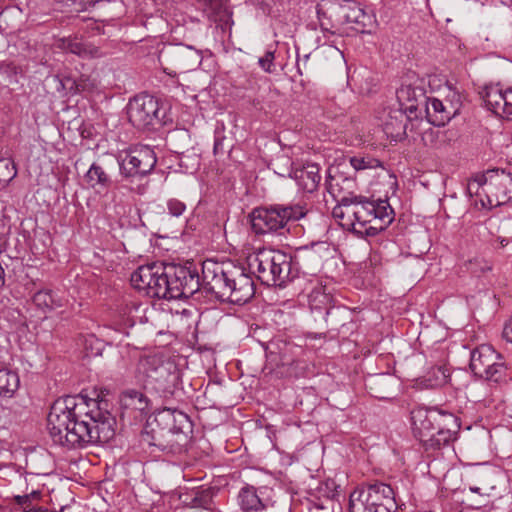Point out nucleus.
Segmentation results:
<instances>
[{"mask_svg": "<svg viewBox=\"0 0 512 512\" xmlns=\"http://www.w3.org/2000/svg\"><path fill=\"white\" fill-rule=\"evenodd\" d=\"M375 397L380 398V399L388 398V396H387V395H384V394L375 395Z\"/></svg>", "mask_w": 512, "mask_h": 512, "instance_id": "obj_54", "label": "nucleus"}, {"mask_svg": "<svg viewBox=\"0 0 512 512\" xmlns=\"http://www.w3.org/2000/svg\"><path fill=\"white\" fill-rule=\"evenodd\" d=\"M317 15L324 30L351 25L356 31L364 32L373 24V15L355 0H322L317 6Z\"/></svg>", "mask_w": 512, "mask_h": 512, "instance_id": "obj_5", "label": "nucleus"}, {"mask_svg": "<svg viewBox=\"0 0 512 512\" xmlns=\"http://www.w3.org/2000/svg\"><path fill=\"white\" fill-rule=\"evenodd\" d=\"M466 270L476 277H487L493 270L490 259L477 255L465 263Z\"/></svg>", "mask_w": 512, "mask_h": 512, "instance_id": "obj_32", "label": "nucleus"}, {"mask_svg": "<svg viewBox=\"0 0 512 512\" xmlns=\"http://www.w3.org/2000/svg\"><path fill=\"white\" fill-rule=\"evenodd\" d=\"M63 48L70 53L76 54L82 58H95L101 55L100 50L97 47L87 44L76 38L64 39Z\"/></svg>", "mask_w": 512, "mask_h": 512, "instance_id": "obj_30", "label": "nucleus"}, {"mask_svg": "<svg viewBox=\"0 0 512 512\" xmlns=\"http://www.w3.org/2000/svg\"><path fill=\"white\" fill-rule=\"evenodd\" d=\"M248 269L262 284L284 288L298 276L293 258L280 250L262 249L247 258Z\"/></svg>", "mask_w": 512, "mask_h": 512, "instance_id": "obj_4", "label": "nucleus"}, {"mask_svg": "<svg viewBox=\"0 0 512 512\" xmlns=\"http://www.w3.org/2000/svg\"><path fill=\"white\" fill-rule=\"evenodd\" d=\"M470 368L476 376L488 381L507 383L512 380V369L507 367L502 355L487 344L471 352Z\"/></svg>", "mask_w": 512, "mask_h": 512, "instance_id": "obj_10", "label": "nucleus"}, {"mask_svg": "<svg viewBox=\"0 0 512 512\" xmlns=\"http://www.w3.org/2000/svg\"><path fill=\"white\" fill-rule=\"evenodd\" d=\"M20 384L19 376L9 369H0V395L12 397L18 390Z\"/></svg>", "mask_w": 512, "mask_h": 512, "instance_id": "obj_31", "label": "nucleus"}, {"mask_svg": "<svg viewBox=\"0 0 512 512\" xmlns=\"http://www.w3.org/2000/svg\"><path fill=\"white\" fill-rule=\"evenodd\" d=\"M225 136L223 135L222 131H215L214 135V146H213V152L215 155L223 154L225 152L224 148V142Z\"/></svg>", "mask_w": 512, "mask_h": 512, "instance_id": "obj_41", "label": "nucleus"}, {"mask_svg": "<svg viewBox=\"0 0 512 512\" xmlns=\"http://www.w3.org/2000/svg\"><path fill=\"white\" fill-rule=\"evenodd\" d=\"M315 510H325L326 508L323 505H316L314 507Z\"/></svg>", "mask_w": 512, "mask_h": 512, "instance_id": "obj_52", "label": "nucleus"}, {"mask_svg": "<svg viewBox=\"0 0 512 512\" xmlns=\"http://www.w3.org/2000/svg\"><path fill=\"white\" fill-rule=\"evenodd\" d=\"M308 58H309V55H305V62L307 61Z\"/></svg>", "mask_w": 512, "mask_h": 512, "instance_id": "obj_56", "label": "nucleus"}, {"mask_svg": "<svg viewBox=\"0 0 512 512\" xmlns=\"http://www.w3.org/2000/svg\"><path fill=\"white\" fill-rule=\"evenodd\" d=\"M502 336L507 342L512 343V319L504 326Z\"/></svg>", "mask_w": 512, "mask_h": 512, "instance_id": "obj_43", "label": "nucleus"}, {"mask_svg": "<svg viewBox=\"0 0 512 512\" xmlns=\"http://www.w3.org/2000/svg\"><path fill=\"white\" fill-rule=\"evenodd\" d=\"M209 499H208V495L203 497H194L193 500H192V504L193 506L195 507H207V505L209 504Z\"/></svg>", "mask_w": 512, "mask_h": 512, "instance_id": "obj_44", "label": "nucleus"}, {"mask_svg": "<svg viewBox=\"0 0 512 512\" xmlns=\"http://www.w3.org/2000/svg\"><path fill=\"white\" fill-rule=\"evenodd\" d=\"M142 368L146 378V385L165 397L168 394H172V387L177 379V375L175 372H172V368L175 369V367L171 363L152 356L143 361Z\"/></svg>", "mask_w": 512, "mask_h": 512, "instance_id": "obj_13", "label": "nucleus"}, {"mask_svg": "<svg viewBox=\"0 0 512 512\" xmlns=\"http://www.w3.org/2000/svg\"><path fill=\"white\" fill-rule=\"evenodd\" d=\"M129 122L137 129L154 128L162 124L164 114H161L157 98L142 93L131 99L127 106Z\"/></svg>", "mask_w": 512, "mask_h": 512, "instance_id": "obj_12", "label": "nucleus"}, {"mask_svg": "<svg viewBox=\"0 0 512 512\" xmlns=\"http://www.w3.org/2000/svg\"><path fill=\"white\" fill-rule=\"evenodd\" d=\"M302 68H303V65H300L299 61H297V71L300 75H302Z\"/></svg>", "mask_w": 512, "mask_h": 512, "instance_id": "obj_50", "label": "nucleus"}, {"mask_svg": "<svg viewBox=\"0 0 512 512\" xmlns=\"http://www.w3.org/2000/svg\"><path fill=\"white\" fill-rule=\"evenodd\" d=\"M275 51L268 50L258 60L259 66L267 73H272L274 68Z\"/></svg>", "mask_w": 512, "mask_h": 512, "instance_id": "obj_40", "label": "nucleus"}, {"mask_svg": "<svg viewBox=\"0 0 512 512\" xmlns=\"http://www.w3.org/2000/svg\"><path fill=\"white\" fill-rule=\"evenodd\" d=\"M319 171L320 168L317 164H307L301 169H296L293 173V177L299 187L306 192L312 193L317 189L321 181Z\"/></svg>", "mask_w": 512, "mask_h": 512, "instance_id": "obj_27", "label": "nucleus"}, {"mask_svg": "<svg viewBox=\"0 0 512 512\" xmlns=\"http://www.w3.org/2000/svg\"><path fill=\"white\" fill-rule=\"evenodd\" d=\"M271 492L267 488H255L246 485L238 494V503L244 512H260L273 506V502L268 496Z\"/></svg>", "mask_w": 512, "mask_h": 512, "instance_id": "obj_22", "label": "nucleus"}, {"mask_svg": "<svg viewBox=\"0 0 512 512\" xmlns=\"http://www.w3.org/2000/svg\"><path fill=\"white\" fill-rule=\"evenodd\" d=\"M386 380V378L383 375H380L377 377L374 381L376 384H383V382Z\"/></svg>", "mask_w": 512, "mask_h": 512, "instance_id": "obj_47", "label": "nucleus"}, {"mask_svg": "<svg viewBox=\"0 0 512 512\" xmlns=\"http://www.w3.org/2000/svg\"><path fill=\"white\" fill-rule=\"evenodd\" d=\"M302 68H303V65H300L299 61H297V71L300 75H302Z\"/></svg>", "mask_w": 512, "mask_h": 512, "instance_id": "obj_49", "label": "nucleus"}, {"mask_svg": "<svg viewBox=\"0 0 512 512\" xmlns=\"http://www.w3.org/2000/svg\"><path fill=\"white\" fill-rule=\"evenodd\" d=\"M64 89L69 90L70 93H79L82 91V88L80 84H78L75 80L71 78H65L64 80L60 81Z\"/></svg>", "mask_w": 512, "mask_h": 512, "instance_id": "obj_42", "label": "nucleus"}, {"mask_svg": "<svg viewBox=\"0 0 512 512\" xmlns=\"http://www.w3.org/2000/svg\"><path fill=\"white\" fill-rule=\"evenodd\" d=\"M236 264L232 262L219 263L208 259L202 263V286L222 302H229L232 296L230 290L235 275Z\"/></svg>", "mask_w": 512, "mask_h": 512, "instance_id": "obj_11", "label": "nucleus"}, {"mask_svg": "<svg viewBox=\"0 0 512 512\" xmlns=\"http://www.w3.org/2000/svg\"><path fill=\"white\" fill-rule=\"evenodd\" d=\"M33 302L44 310H52L62 305L61 300L51 289H43L36 292L33 296Z\"/></svg>", "mask_w": 512, "mask_h": 512, "instance_id": "obj_33", "label": "nucleus"}, {"mask_svg": "<svg viewBox=\"0 0 512 512\" xmlns=\"http://www.w3.org/2000/svg\"><path fill=\"white\" fill-rule=\"evenodd\" d=\"M465 487L471 493L478 494L480 497H489L495 489L493 472L490 469L476 466L466 475Z\"/></svg>", "mask_w": 512, "mask_h": 512, "instance_id": "obj_24", "label": "nucleus"}, {"mask_svg": "<svg viewBox=\"0 0 512 512\" xmlns=\"http://www.w3.org/2000/svg\"><path fill=\"white\" fill-rule=\"evenodd\" d=\"M309 212L305 204H273L254 208L250 214L252 230L256 234L274 233L284 229L290 221H298Z\"/></svg>", "mask_w": 512, "mask_h": 512, "instance_id": "obj_6", "label": "nucleus"}, {"mask_svg": "<svg viewBox=\"0 0 512 512\" xmlns=\"http://www.w3.org/2000/svg\"><path fill=\"white\" fill-rule=\"evenodd\" d=\"M167 436L165 435V429L155 423L154 415L153 419L147 422L144 431L141 433L140 445L142 449L155 456L159 452L164 454L165 438Z\"/></svg>", "mask_w": 512, "mask_h": 512, "instance_id": "obj_25", "label": "nucleus"}, {"mask_svg": "<svg viewBox=\"0 0 512 512\" xmlns=\"http://www.w3.org/2000/svg\"><path fill=\"white\" fill-rule=\"evenodd\" d=\"M419 120L416 114L405 109H392L383 123V130L388 138L401 141L407 137V130L414 129V121Z\"/></svg>", "mask_w": 512, "mask_h": 512, "instance_id": "obj_21", "label": "nucleus"}, {"mask_svg": "<svg viewBox=\"0 0 512 512\" xmlns=\"http://www.w3.org/2000/svg\"><path fill=\"white\" fill-rule=\"evenodd\" d=\"M329 301V296L322 293L320 290L313 291L309 296V304L311 311L317 312L319 314L324 315L325 321H328V317L333 314V308L325 306L322 308L319 303L327 304Z\"/></svg>", "mask_w": 512, "mask_h": 512, "instance_id": "obj_34", "label": "nucleus"}, {"mask_svg": "<svg viewBox=\"0 0 512 512\" xmlns=\"http://www.w3.org/2000/svg\"><path fill=\"white\" fill-rule=\"evenodd\" d=\"M310 336L314 337V338H317V337H321L322 334H317V333H310L309 334Z\"/></svg>", "mask_w": 512, "mask_h": 512, "instance_id": "obj_55", "label": "nucleus"}, {"mask_svg": "<svg viewBox=\"0 0 512 512\" xmlns=\"http://www.w3.org/2000/svg\"><path fill=\"white\" fill-rule=\"evenodd\" d=\"M414 431L428 448L439 449L454 440L460 428L458 418L437 407L417 408L411 413Z\"/></svg>", "mask_w": 512, "mask_h": 512, "instance_id": "obj_3", "label": "nucleus"}, {"mask_svg": "<svg viewBox=\"0 0 512 512\" xmlns=\"http://www.w3.org/2000/svg\"><path fill=\"white\" fill-rule=\"evenodd\" d=\"M480 189L486 196V201L481 199L484 208L504 205L512 201V173L493 169L469 181L467 190L470 195L480 196Z\"/></svg>", "mask_w": 512, "mask_h": 512, "instance_id": "obj_8", "label": "nucleus"}, {"mask_svg": "<svg viewBox=\"0 0 512 512\" xmlns=\"http://www.w3.org/2000/svg\"><path fill=\"white\" fill-rule=\"evenodd\" d=\"M326 189L328 193L344 207L351 206L356 201L358 195H355L356 181L352 177H347L338 167H330L327 170Z\"/></svg>", "mask_w": 512, "mask_h": 512, "instance_id": "obj_17", "label": "nucleus"}, {"mask_svg": "<svg viewBox=\"0 0 512 512\" xmlns=\"http://www.w3.org/2000/svg\"><path fill=\"white\" fill-rule=\"evenodd\" d=\"M425 85V80L419 77L405 80L396 90L399 107L421 118L420 112L428 100Z\"/></svg>", "mask_w": 512, "mask_h": 512, "instance_id": "obj_16", "label": "nucleus"}, {"mask_svg": "<svg viewBox=\"0 0 512 512\" xmlns=\"http://www.w3.org/2000/svg\"><path fill=\"white\" fill-rule=\"evenodd\" d=\"M349 162L355 171L382 167V162L370 155L353 156L349 158Z\"/></svg>", "mask_w": 512, "mask_h": 512, "instance_id": "obj_36", "label": "nucleus"}, {"mask_svg": "<svg viewBox=\"0 0 512 512\" xmlns=\"http://www.w3.org/2000/svg\"><path fill=\"white\" fill-rule=\"evenodd\" d=\"M162 56L175 68H164V72L175 77L177 73H185L196 69L202 62L201 52L189 45L177 44L162 52Z\"/></svg>", "mask_w": 512, "mask_h": 512, "instance_id": "obj_15", "label": "nucleus"}, {"mask_svg": "<svg viewBox=\"0 0 512 512\" xmlns=\"http://www.w3.org/2000/svg\"><path fill=\"white\" fill-rule=\"evenodd\" d=\"M443 138L444 133L439 129L428 128L422 133L423 143L430 147H437Z\"/></svg>", "mask_w": 512, "mask_h": 512, "instance_id": "obj_38", "label": "nucleus"}, {"mask_svg": "<svg viewBox=\"0 0 512 512\" xmlns=\"http://www.w3.org/2000/svg\"><path fill=\"white\" fill-rule=\"evenodd\" d=\"M235 278H233L230 290L232 296L230 303L242 305L247 303L255 294V284L251 272L244 266L237 265L235 270Z\"/></svg>", "mask_w": 512, "mask_h": 512, "instance_id": "obj_23", "label": "nucleus"}, {"mask_svg": "<svg viewBox=\"0 0 512 512\" xmlns=\"http://www.w3.org/2000/svg\"><path fill=\"white\" fill-rule=\"evenodd\" d=\"M123 395L126 404L132 406L134 409L139 411H145L148 409L149 400L144 393L138 390L130 389L126 390Z\"/></svg>", "mask_w": 512, "mask_h": 512, "instance_id": "obj_35", "label": "nucleus"}, {"mask_svg": "<svg viewBox=\"0 0 512 512\" xmlns=\"http://www.w3.org/2000/svg\"><path fill=\"white\" fill-rule=\"evenodd\" d=\"M346 213L349 222L344 225L351 226L353 233L359 236H366V232L371 222H375L374 201L358 196L351 206L346 207Z\"/></svg>", "mask_w": 512, "mask_h": 512, "instance_id": "obj_18", "label": "nucleus"}, {"mask_svg": "<svg viewBox=\"0 0 512 512\" xmlns=\"http://www.w3.org/2000/svg\"><path fill=\"white\" fill-rule=\"evenodd\" d=\"M166 207L168 211V215L175 218H180L184 215L187 207L186 204L176 198H170L166 202Z\"/></svg>", "mask_w": 512, "mask_h": 512, "instance_id": "obj_39", "label": "nucleus"}, {"mask_svg": "<svg viewBox=\"0 0 512 512\" xmlns=\"http://www.w3.org/2000/svg\"><path fill=\"white\" fill-rule=\"evenodd\" d=\"M420 113L421 118L419 120L422 121L423 117H425L428 123L437 127L444 126L455 115V111H452L451 106L448 109L441 100L430 97L424 103Z\"/></svg>", "mask_w": 512, "mask_h": 512, "instance_id": "obj_26", "label": "nucleus"}, {"mask_svg": "<svg viewBox=\"0 0 512 512\" xmlns=\"http://www.w3.org/2000/svg\"><path fill=\"white\" fill-rule=\"evenodd\" d=\"M438 370H439L440 372H442L443 379L445 380L447 376H446L445 371L443 370V368H442V367H439V368H438Z\"/></svg>", "mask_w": 512, "mask_h": 512, "instance_id": "obj_53", "label": "nucleus"}, {"mask_svg": "<svg viewBox=\"0 0 512 512\" xmlns=\"http://www.w3.org/2000/svg\"><path fill=\"white\" fill-rule=\"evenodd\" d=\"M84 181L88 187L95 190H106L112 184L110 175L99 162H93L90 165L88 171L84 175Z\"/></svg>", "mask_w": 512, "mask_h": 512, "instance_id": "obj_29", "label": "nucleus"}, {"mask_svg": "<svg viewBox=\"0 0 512 512\" xmlns=\"http://www.w3.org/2000/svg\"><path fill=\"white\" fill-rule=\"evenodd\" d=\"M398 507L393 488L383 482L357 488L349 497L350 512H397Z\"/></svg>", "mask_w": 512, "mask_h": 512, "instance_id": "obj_9", "label": "nucleus"}, {"mask_svg": "<svg viewBox=\"0 0 512 512\" xmlns=\"http://www.w3.org/2000/svg\"><path fill=\"white\" fill-rule=\"evenodd\" d=\"M381 223H384V221H381ZM369 226H381L380 222H371Z\"/></svg>", "mask_w": 512, "mask_h": 512, "instance_id": "obj_51", "label": "nucleus"}, {"mask_svg": "<svg viewBox=\"0 0 512 512\" xmlns=\"http://www.w3.org/2000/svg\"><path fill=\"white\" fill-rule=\"evenodd\" d=\"M157 162L154 151L149 146H140L118 157L120 173L125 178L144 177Z\"/></svg>", "mask_w": 512, "mask_h": 512, "instance_id": "obj_14", "label": "nucleus"}, {"mask_svg": "<svg viewBox=\"0 0 512 512\" xmlns=\"http://www.w3.org/2000/svg\"><path fill=\"white\" fill-rule=\"evenodd\" d=\"M155 423L165 429V449L164 454L180 455L187 451L193 424L190 417L176 409L164 407L155 413Z\"/></svg>", "mask_w": 512, "mask_h": 512, "instance_id": "obj_7", "label": "nucleus"}, {"mask_svg": "<svg viewBox=\"0 0 512 512\" xmlns=\"http://www.w3.org/2000/svg\"><path fill=\"white\" fill-rule=\"evenodd\" d=\"M330 255V246L325 241L313 242L311 245L298 247L293 258V267L308 271L318 269L322 259Z\"/></svg>", "mask_w": 512, "mask_h": 512, "instance_id": "obj_20", "label": "nucleus"}, {"mask_svg": "<svg viewBox=\"0 0 512 512\" xmlns=\"http://www.w3.org/2000/svg\"><path fill=\"white\" fill-rule=\"evenodd\" d=\"M151 207L152 208H156V209H158L160 211V213L165 214V209L161 205L153 204Z\"/></svg>", "mask_w": 512, "mask_h": 512, "instance_id": "obj_48", "label": "nucleus"}, {"mask_svg": "<svg viewBox=\"0 0 512 512\" xmlns=\"http://www.w3.org/2000/svg\"><path fill=\"white\" fill-rule=\"evenodd\" d=\"M345 215H347L346 207H344L343 205L339 204L333 209V216L335 218L343 219Z\"/></svg>", "mask_w": 512, "mask_h": 512, "instance_id": "obj_45", "label": "nucleus"}, {"mask_svg": "<svg viewBox=\"0 0 512 512\" xmlns=\"http://www.w3.org/2000/svg\"><path fill=\"white\" fill-rule=\"evenodd\" d=\"M482 98L489 111L512 120V88L503 89L499 84H491L484 88Z\"/></svg>", "mask_w": 512, "mask_h": 512, "instance_id": "obj_19", "label": "nucleus"}, {"mask_svg": "<svg viewBox=\"0 0 512 512\" xmlns=\"http://www.w3.org/2000/svg\"><path fill=\"white\" fill-rule=\"evenodd\" d=\"M135 288L163 299L188 298L202 285L195 269L173 263H152L139 267L131 275Z\"/></svg>", "mask_w": 512, "mask_h": 512, "instance_id": "obj_2", "label": "nucleus"}, {"mask_svg": "<svg viewBox=\"0 0 512 512\" xmlns=\"http://www.w3.org/2000/svg\"><path fill=\"white\" fill-rule=\"evenodd\" d=\"M17 175V169L14 161L11 158L0 159V183L7 185Z\"/></svg>", "mask_w": 512, "mask_h": 512, "instance_id": "obj_37", "label": "nucleus"}, {"mask_svg": "<svg viewBox=\"0 0 512 512\" xmlns=\"http://www.w3.org/2000/svg\"><path fill=\"white\" fill-rule=\"evenodd\" d=\"M25 496H28L29 501H38L41 498V492L40 491H32L29 494H25Z\"/></svg>", "mask_w": 512, "mask_h": 512, "instance_id": "obj_46", "label": "nucleus"}, {"mask_svg": "<svg viewBox=\"0 0 512 512\" xmlns=\"http://www.w3.org/2000/svg\"><path fill=\"white\" fill-rule=\"evenodd\" d=\"M102 400L67 395L53 402L47 427L53 442L67 449H80L108 442L114 436L110 413Z\"/></svg>", "mask_w": 512, "mask_h": 512, "instance_id": "obj_1", "label": "nucleus"}, {"mask_svg": "<svg viewBox=\"0 0 512 512\" xmlns=\"http://www.w3.org/2000/svg\"><path fill=\"white\" fill-rule=\"evenodd\" d=\"M375 213V222L384 221V223H380L381 226H369L366 232V237H373L378 235L380 232L384 231L393 221V209L387 200H378L374 201Z\"/></svg>", "mask_w": 512, "mask_h": 512, "instance_id": "obj_28", "label": "nucleus"}]
</instances>
